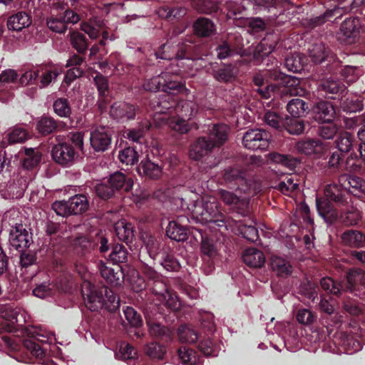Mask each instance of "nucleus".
Returning a JSON list of instances; mask_svg holds the SVG:
<instances>
[{"instance_id":"f257e3e1","label":"nucleus","mask_w":365,"mask_h":365,"mask_svg":"<svg viewBox=\"0 0 365 365\" xmlns=\"http://www.w3.org/2000/svg\"><path fill=\"white\" fill-rule=\"evenodd\" d=\"M46 341L44 335L30 331L24 339L0 331V346H5L18 361L26 364L43 363L47 351L43 346Z\"/></svg>"},{"instance_id":"f03ea898","label":"nucleus","mask_w":365,"mask_h":365,"mask_svg":"<svg viewBox=\"0 0 365 365\" xmlns=\"http://www.w3.org/2000/svg\"><path fill=\"white\" fill-rule=\"evenodd\" d=\"M83 302L91 312H98L105 308L109 312H115L119 309V298L107 286H96L89 282H85L81 288Z\"/></svg>"},{"instance_id":"7ed1b4c3","label":"nucleus","mask_w":365,"mask_h":365,"mask_svg":"<svg viewBox=\"0 0 365 365\" xmlns=\"http://www.w3.org/2000/svg\"><path fill=\"white\" fill-rule=\"evenodd\" d=\"M324 195L327 199L317 198L316 206L319 215L327 223L332 224L338 218V212L330 201L334 202L339 206L348 204L349 195L341 183H332L326 186Z\"/></svg>"},{"instance_id":"20e7f679","label":"nucleus","mask_w":365,"mask_h":365,"mask_svg":"<svg viewBox=\"0 0 365 365\" xmlns=\"http://www.w3.org/2000/svg\"><path fill=\"white\" fill-rule=\"evenodd\" d=\"M133 187V180L131 177L120 171H116L110 174L106 180L96 184L94 191L101 200L108 201L130 192Z\"/></svg>"},{"instance_id":"39448f33","label":"nucleus","mask_w":365,"mask_h":365,"mask_svg":"<svg viewBox=\"0 0 365 365\" xmlns=\"http://www.w3.org/2000/svg\"><path fill=\"white\" fill-rule=\"evenodd\" d=\"M83 149V133L71 132L58 142L51 150L53 160L62 166H70L73 164L78 152Z\"/></svg>"},{"instance_id":"423d86ee","label":"nucleus","mask_w":365,"mask_h":365,"mask_svg":"<svg viewBox=\"0 0 365 365\" xmlns=\"http://www.w3.org/2000/svg\"><path fill=\"white\" fill-rule=\"evenodd\" d=\"M223 180L225 185L250 196H255L261 191V182L245 170L228 168L224 170Z\"/></svg>"},{"instance_id":"0eeeda50","label":"nucleus","mask_w":365,"mask_h":365,"mask_svg":"<svg viewBox=\"0 0 365 365\" xmlns=\"http://www.w3.org/2000/svg\"><path fill=\"white\" fill-rule=\"evenodd\" d=\"M192 219L202 224L214 225L218 227H225L227 230V218L220 211L218 202L205 200L197 202L192 211Z\"/></svg>"},{"instance_id":"6e6552de","label":"nucleus","mask_w":365,"mask_h":365,"mask_svg":"<svg viewBox=\"0 0 365 365\" xmlns=\"http://www.w3.org/2000/svg\"><path fill=\"white\" fill-rule=\"evenodd\" d=\"M197 112V106L192 101L178 99L174 113L177 117H165L163 120L172 130L180 134L187 133L191 130V125L187 122Z\"/></svg>"},{"instance_id":"1a4fd4ad","label":"nucleus","mask_w":365,"mask_h":365,"mask_svg":"<svg viewBox=\"0 0 365 365\" xmlns=\"http://www.w3.org/2000/svg\"><path fill=\"white\" fill-rule=\"evenodd\" d=\"M52 209L56 215L62 217L82 215L89 209L88 197L86 194H76L68 200L54 202Z\"/></svg>"},{"instance_id":"9d476101","label":"nucleus","mask_w":365,"mask_h":365,"mask_svg":"<svg viewBox=\"0 0 365 365\" xmlns=\"http://www.w3.org/2000/svg\"><path fill=\"white\" fill-rule=\"evenodd\" d=\"M178 96L170 93H163L155 96L150 101V106L155 111L154 120L161 124L167 125L163 118H173L178 102Z\"/></svg>"},{"instance_id":"9b49d317","label":"nucleus","mask_w":365,"mask_h":365,"mask_svg":"<svg viewBox=\"0 0 365 365\" xmlns=\"http://www.w3.org/2000/svg\"><path fill=\"white\" fill-rule=\"evenodd\" d=\"M344 292H350L359 299L365 296V272L359 268H351L346 272L341 280Z\"/></svg>"},{"instance_id":"f8f14e48","label":"nucleus","mask_w":365,"mask_h":365,"mask_svg":"<svg viewBox=\"0 0 365 365\" xmlns=\"http://www.w3.org/2000/svg\"><path fill=\"white\" fill-rule=\"evenodd\" d=\"M219 199L222 200L230 209L241 217L249 216L250 200L247 197H240L233 192L220 189L217 192Z\"/></svg>"},{"instance_id":"ddd939ff","label":"nucleus","mask_w":365,"mask_h":365,"mask_svg":"<svg viewBox=\"0 0 365 365\" xmlns=\"http://www.w3.org/2000/svg\"><path fill=\"white\" fill-rule=\"evenodd\" d=\"M271 134L263 129H249L242 138L244 146L252 150H266L271 141Z\"/></svg>"},{"instance_id":"4468645a","label":"nucleus","mask_w":365,"mask_h":365,"mask_svg":"<svg viewBox=\"0 0 365 365\" xmlns=\"http://www.w3.org/2000/svg\"><path fill=\"white\" fill-rule=\"evenodd\" d=\"M111 132L104 126H99L91 131L90 144L95 153H103L112 146Z\"/></svg>"},{"instance_id":"2eb2a0df","label":"nucleus","mask_w":365,"mask_h":365,"mask_svg":"<svg viewBox=\"0 0 365 365\" xmlns=\"http://www.w3.org/2000/svg\"><path fill=\"white\" fill-rule=\"evenodd\" d=\"M9 241L12 248L19 252L24 251L33 242L32 233L24 225L17 223L10 230Z\"/></svg>"},{"instance_id":"dca6fc26","label":"nucleus","mask_w":365,"mask_h":365,"mask_svg":"<svg viewBox=\"0 0 365 365\" xmlns=\"http://www.w3.org/2000/svg\"><path fill=\"white\" fill-rule=\"evenodd\" d=\"M96 264L101 277L108 284L117 287L123 284L125 272L123 266L112 268L108 267V263L103 259H98Z\"/></svg>"},{"instance_id":"f3484780","label":"nucleus","mask_w":365,"mask_h":365,"mask_svg":"<svg viewBox=\"0 0 365 365\" xmlns=\"http://www.w3.org/2000/svg\"><path fill=\"white\" fill-rule=\"evenodd\" d=\"M346 89L340 81L333 77L323 78L317 83L318 93L327 98L336 99V96L343 95Z\"/></svg>"},{"instance_id":"a211bd4d","label":"nucleus","mask_w":365,"mask_h":365,"mask_svg":"<svg viewBox=\"0 0 365 365\" xmlns=\"http://www.w3.org/2000/svg\"><path fill=\"white\" fill-rule=\"evenodd\" d=\"M277 44V41H269V38H264L257 45L253 52V58L257 64L264 62L266 66L278 63L277 60L273 56H270V53L275 49Z\"/></svg>"},{"instance_id":"6ab92c4d","label":"nucleus","mask_w":365,"mask_h":365,"mask_svg":"<svg viewBox=\"0 0 365 365\" xmlns=\"http://www.w3.org/2000/svg\"><path fill=\"white\" fill-rule=\"evenodd\" d=\"M310 110L314 120L318 123H331L336 115L333 103L328 101L319 100L315 102Z\"/></svg>"},{"instance_id":"aec40b11","label":"nucleus","mask_w":365,"mask_h":365,"mask_svg":"<svg viewBox=\"0 0 365 365\" xmlns=\"http://www.w3.org/2000/svg\"><path fill=\"white\" fill-rule=\"evenodd\" d=\"M309 56L311 61L316 63H325L329 66L335 61L336 56L328 47H326L322 42H316L312 44L308 48Z\"/></svg>"},{"instance_id":"412c9836","label":"nucleus","mask_w":365,"mask_h":365,"mask_svg":"<svg viewBox=\"0 0 365 365\" xmlns=\"http://www.w3.org/2000/svg\"><path fill=\"white\" fill-rule=\"evenodd\" d=\"M137 107L126 102H115L110 109V117L118 123H125L135 118Z\"/></svg>"},{"instance_id":"4be33fe9","label":"nucleus","mask_w":365,"mask_h":365,"mask_svg":"<svg viewBox=\"0 0 365 365\" xmlns=\"http://www.w3.org/2000/svg\"><path fill=\"white\" fill-rule=\"evenodd\" d=\"M319 309L322 312L321 324L327 328L336 326L341 322V316L335 310L334 306L328 299L322 297L319 303Z\"/></svg>"},{"instance_id":"5701e85b","label":"nucleus","mask_w":365,"mask_h":365,"mask_svg":"<svg viewBox=\"0 0 365 365\" xmlns=\"http://www.w3.org/2000/svg\"><path fill=\"white\" fill-rule=\"evenodd\" d=\"M235 42L230 37L227 41H222L215 48L217 58L220 60L227 58L235 54H240L244 44L240 35L235 36Z\"/></svg>"},{"instance_id":"b1692460","label":"nucleus","mask_w":365,"mask_h":365,"mask_svg":"<svg viewBox=\"0 0 365 365\" xmlns=\"http://www.w3.org/2000/svg\"><path fill=\"white\" fill-rule=\"evenodd\" d=\"M295 148L301 154L319 157L324 153L325 145L318 138H304L296 143Z\"/></svg>"},{"instance_id":"393cba45","label":"nucleus","mask_w":365,"mask_h":365,"mask_svg":"<svg viewBox=\"0 0 365 365\" xmlns=\"http://www.w3.org/2000/svg\"><path fill=\"white\" fill-rule=\"evenodd\" d=\"M213 144L205 136L195 138L189 146L188 155L192 160L200 161L210 155L213 150Z\"/></svg>"},{"instance_id":"a878e982","label":"nucleus","mask_w":365,"mask_h":365,"mask_svg":"<svg viewBox=\"0 0 365 365\" xmlns=\"http://www.w3.org/2000/svg\"><path fill=\"white\" fill-rule=\"evenodd\" d=\"M343 2H339L336 6L332 9H328L322 15L306 18L302 21L303 26L308 29H313L319 26L324 24L327 21L331 18L336 17L339 18L341 16V9L344 11L349 10V8L345 6H342Z\"/></svg>"},{"instance_id":"bb28decb","label":"nucleus","mask_w":365,"mask_h":365,"mask_svg":"<svg viewBox=\"0 0 365 365\" xmlns=\"http://www.w3.org/2000/svg\"><path fill=\"white\" fill-rule=\"evenodd\" d=\"M273 68L264 69L257 73L253 76V83L257 86H263L269 82H277L275 84H281L282 79L287 75L282 72L277 64L274 63Z\"/></svg>"},{"instance_id":"cd10ccee","label":"nucleus","mask_w":365,"mask_h":365,"mask_svg":"<svg viewBox=\"0 0 365 365\" xmlns=\"http://www.w3.org/2000/svg\"><path fill=\"white\" fill-rule=\"evenodd\" d=\"M180 219L178 221H170L168 223V225L166 227V235L173 240H175L178 242H184L186 241L188 238V235L190 234L192 235L194 238L197 240V235L196 232V229H190L185 225H182L179 222Z\"/></svg>"},{"instance_id":"c85d7f7f","label":"nucleus","mask_w":365,"mask_h":365,"mask_svg":"<svg viewBox=\"0 0 365 365\" xmlns=\"http://www.w3.org/2000/svg\"><path fill=\"white\" fill-rule=\"evenodd\" d=\"M339 183L346 188L349 195L356 197L365 195V180L358 176L344 174L339 178Z\"/></svg>"},{"instance_id":"c756f323","label":"nucleus","mask_w":365,"mask_h":365,"mask_svg":"<svg viewBox=\"0 0 365 365\" xmlns=\"http://www.w3.org/2000/svg\"><path fill=\"white\" fill-rule=\"evenodd\" d=\"M229 127L224 123H215L209 126L207 135L213 148H220L228 139Z\"/></svg>"},{"instance_id":"7c9ffc66","label":"nucleus","mask_w":365,"mask_h":365,"mask_svg":"<svg viewBox=\"0 0 365 365\" xmlns=\"http://www.w3.org/2000/svg\"><path fill=\"white\" fill-rule=\"evenodd\" d=\"M361 29L360 19L358 17L349 18L344 20L340 27V31L344 37L346 43H355L359 38Z\"/></svg>"},{"instance_id":"2f4dec72","label":"nucleus","mask_w":365,"mask_h":365,"mask_svg":"<svg viewBox=\"0 0 365 365\" xmlns=\"http://www.w3.org/2000/svg\"><path fill=\"white\" fill-rule=\"evenodd\" d=\"M201 240L200 250L202 258L205 263L207 264L210 268L214 267V260L218 255L217 249L212 240L205 237L201 230H195Z\"/></svg>"},{"instance_id":"473e14b6","label":"nucleus","mask_w":365,"mask_h":365,"mask_svg":"<svg viewBox=\"0 0 365 365\" xmlns=\"http://www.w3.org/2000/svg\"><path fill=\"white\" fill-rule=\"evenodd\" d=\"M279 86L280 98L283 100L289 96H299L302 92L299 78L287 74Z\"/></svg>"},{"instance_id":"72a5a7b5","label":"nucleus","mask_w":365,"mask_h":365,"mask_svg":"<svg viewBox=\"0 0 365 365\" xmlns=\"http://www.w3.org/2000/svg\"><path fill=\"white\" fill-rule=\"evenodd\" d=\"M194 34L200 38H210L216 34L217 26L207 17H198L192 24Z\"/></svg>"},{"instance_id":"f704fd0d","label":"nucleus","mask_w":365,"mask_h":365,"mask_svg":"<svg viewBox=\"0 0 365 365\" xmlns=\"http://www.w3.org/2000/svg\"><path fill=\"white\" fill-rule=\"evenodd\" d=\"M104 27H106L104 20L98 16H93L88 20L83 21L80 25L81 30L93 40L101 36V30Z\"/></svg>"},{"instance_id":"c9c22d12","label":"nucleus","mask_w":365,"mask_h":365,"mask_svg":"<svg viewBox=\"0 0 365 365\" xmlns=\"http://www.w3.org/2000/svg\"><path fill=\"white\" fill-rule=\"evenodd\" d=\"M31 23V14L25 11H20L8 18L7 27L11 31H21L24 29L29 27Z\"/></svg>"},{"instance_id":"e433bc0d","label":"nucleus","mask_w":365,"mask_h":365,"mask_svg":"<svg viewBox=\"0 0 365 365\" xmlns=\"http://www.w3.org/2000/svg\"><path fill=\"white\" fill-rule=\"evenodd\" d=\"M356 143L354 135L346 130L339 132L334 140L335 148L337 151L344 155L354 151V146Z\"/></svg>"},{"instance_id":"4c0bfd02","label":"nucleus","mask_w":365,"mask_h":365,"mask_svg":"<svg viewBox=\"0 0 365 365\" xmlns=\"http://www.w3.org/2000/svg\"><path fill=\"white\" fill-rule=\"evenodd\" d=\"M138 173L151 180L158 179L162 174V168L158 163L152 161L148 157L143 159L138 167Z\"/></svg>"},{"instance_id":"58836bf2","label":"nucleus","mask_w":365,"mask_h":365,"mask_svg":"<svg viewBox=\"0 0 365 365\" xmlns=\"http://www.w3.org/2000/svg\"><path fill=\"white\" fill-rule=\"evenodd\" d=\"M212 75L215 81L228 83L236 78L237 68L232 63H222L218 68H212Z\"/></svg>"},{"instance_id":"ea45409f","label":"nucleus","mask_w":365,"mask_h":365,"mask_svg":"<svg viewBox=\"0 0 365 365\" xmlns=\"http://www.w3.org/2000/svg\"><path fill=\"white\" fill-rule=\"evenodd\" d=\"M62 122H59L50 115H42L36 123V130L42 136H47L57 130Z\"/></svg>"},{"instance_id":"a19ab883","label":"nucleus","mask_w":365,"mask_h":365,"mask_svg":"<svg viewBox=\"0 0 365 365\" xmlns=\"http://www.w3.org/2000/svg\"><path fill=\"white\" fill-rule=\"evenodd\" d=\"M128 256L127 247L123 244L115 243L113 245L112 249L106 258V262L117 266H123L122 264L127 263Z\"/></svg>"},{"instance_id":"79ce46f5","label":"nucleus","mask_w":365,"mask_h":365,"mask_svg":"<svg viewBox=\"0 0 365 365\" xmlns=\"http://www.w3.org/2000/svg\"><path fill=\"white\" fill-rule=\"evenodd\" d=\"M269 160L276 164L281 165L290 171L295 170L296 168L301 163V160L299 158L277 152L270 153L269 154Z\"/></svg>"},{"instance_id":"37998d69","label":"nucleus","mask_w":365,"mask_h":365,"mask_svg":"<svg viewBox=\"0 0 365 365\" xmlns=\"http://www.w3.org/2000/svg\"><path fill=\"white\" fill-rule=\"evenodd\" d=\"M202 51L201 48L192 43H182L177 46L176 58L178 59H188V60H198L201 58Z\"/></svg>"},{"instance_id":"c03bdc74","label":"nucleus","mask_w":365,"mask_h":365,"mask_svg":"<svg viewBox=\"0 0 365 365\" xmlns=\"http://www.w3.org/2000/svg\"><path fill=\"white\" fill-rule=\"evenodd\" d=\"M165 78L163 81V91L164 93H170L176 96L178 93L186 92L185 84L176 80L177 76L170 73L164 72Z\"/></svg>"},{"instance_id":"a18cd8bd","label":"nucleus","mask_w":365,"mask_h":365,"mask_svg":"<svg viewBox=\"0 0 365 365\" xmlns=\"http://www.w3.org/2000/svg\"><path fill=\"white\" fill-rule=\"evenodd\" d=\"M243 262L251 268H260L265 263L264 253L256 248H248L242 255Z\"/></svg>"},{"instance_id":"49530a36","label":"nucleus","mask_w":365,"mask_h":365,"mask_svg":"<svg viewBox=\"0 0 365 365\" xmlns=\"http://www.w3.org/2000/svg\"><path fill=\"white\" fill-rule=\"evenodd\" d=\"M115 230L118 238L126 245L133 242L135 238V229L132 223L125 220L118 222L115 225Z\"/></svg>"},{"instance_id":"de8ad7c7","label":"nucleus","mask_w":365,"mask_h":365,"mask_svg":"<svg viewBox=\"0 0 365 365\" xmlns=\"http://www.w3.org/2000/svg\"><path fill=\"white\" fill-rule=\"evenodd\" d=\"M147 324L152 336L165 341H171L173 333L170 328L151 319L147 320Z\"/></svg>"},{"instance_id":"09e8293b","label":"nucleus","mask_w":365,"mask_h":365,"mask_svg":"<svg viewBox=\"0 0 365 365\" xmlns=\"http://www.w3.org/2000/svg\"><path fill=\"white\" fill-rule=\"evenodd\" d=\"M61 74V70L52 66L41 69V73L38 70V84L40 88L48 87L52 82H55L57 77Z\"/></svg>"},{"instance_id":"8fccbe9b","label":"nucleus","mask_w":365,"mask_h":365,"mask_svg":"<svg viewBox=\"0 0 365 365\" xmlns=\"http://www.w3.org/2000/svg\"><path fill=\"white\" fill-rule=\"evenodd\" d=\"M287 110L293 118H301L310 110L309 104L300 98H294L287 105Z\"/></svg>"},{"instance_id":"3c124183","label":"nucleus","mask_w":365,"mask_h":365,"mask_svg":"<svg viewBox=\"0 0 365 365\" xmlns=\"http://www.w3.org/2000/svg\"><path fill=\"white\" fill-rule=\"evenodd\" d=\"M70 43L78 53H87L89 43L86 35L78 30L70 32Z\"/></svg>"},{"instance_id":"603ef678","label":"nucleus","mask_w":365,"mask_h":365,"mask_svg":"<svg viewBox=\"0 0 365 365\" xmlns=\"http://www.w3.org/2000/svg\"><path fill=\"white\" fill-rule=\"evenodd\" d=\"M144 243L150 257L156 262H158L168 250L162 248L160 242L153 236H148Z\"/></svg>"},{"instance_id":"864d4df0","label":"nucleus","mask_w":365,"mask_h":365,"mask_svg":"<svg viewBox=\"0 0 365 365\" xmlns=\"http://www.w3.org/2000/svg\"><path fill=\"white\" fill-rule=\"evenodd\" d=\"M341 239L345 245L351 247H360L365 245V235L358 230L345 231L341 235Z\"/></svg>"},{"instance_id":"5fc2aeb1","label":"nucleus","mask_w":365,"mask_h":365,"mask_svg":"<svg viewBox=\"0 0 365 365\" xmlns=\"http://www.w3.org/2000/svg\"><path fill=\"white\" fill-rule=\"evenodd\" d=\"M178 354L183 365H195L201 363L200 356L198 353L187 346H180Z\"/></svg>"},{"instance_id":"6e6d98bb","label":"nucleus","mask_w":365,"mask_h":365,"mask_svg":"<svg viewBox=\"0 0 365 365\" xmlns=\"http://www.w3.org/2000/svg\"><path fill=\"white\" fill-rule=\"evenodd\" d=\"M340 108L346 113H356L363 109V103L357 96H343L340 101Z\"/></svg>"},{"instance_id":"4d7b16f0","label":"nucleus","mask_w":365,"mask_h":365,"mask_svg":"<svg viewBox=\"0 0 365 365\" xmlns=\"http://www.w3.org/2000/svg\"><path fill=\"white\" fill-rule=\"evenodd\" d=\"M320 285L322 289L325 291L327 294H331L336 297H340L344 292L341 281H336L329 277L322 278Z\"/></svg>"},{"instance_id":"13d9d810","label":"nucleus","mask_w":365,"mask_h":365,"mask_svg":"<svg viewBox=\"0 0 365 365\" xmlns=\"http://www.w3.org/2000/svg\"><path fill=\"white\" fill-rule=\"evenodd\" d=\"M150 128V123L149 122H141L137 127L127 130L125 132L124 137L130 141L141 143L145 133Z\"/></svg>"},{"instance_id":"bf43d9fd","label":"nucleus","mask_w":365,"mask_h":365,"mask_svg":"<svg viewBox=\"0 0 365 365\" xmlns=\"http://www.w3.org/2000/svg\"><path fill=\"white\" fill-rule=\"evenodd\" d=\"M305 61V57L300 53H291L285 58L284 66L290 72L299 73L304 69Z\"/></svg>"},{"instance_id":"052dcab7","label":"nucleus","mask_w":365,"mask_h":365,"mask_svg":"<svg viewBox=\"0 0 365 365\" xmlns=\"http://www.w3.org/2000/svg\"><path fill=\"white\" fill-rule=\"evenodd\" d=\"M57 9L63 17V21L66 26L69 24H76L81 20V16L75 10V9L70 8L67 4L59 3Z\"/></svg>"},{"instance_id":"680f3d73","label":"nucleus","mask_w":365,"mask_h":365,"mask_svg":"<svg viewBox=\"0 0 365 365\" xmlns=\"http://www.w3.org/2000/svg\"><path fill=\"white\" fill-rule=\"evenodd\" d=\"M41 153L35 148H25L24 157L22 159L24 168L31 170L38 166L41 160Z\"/></svg>"},{"instance_id":"e2e57ef3","label":"nucleus","mask_w":365,"mask_h":365,"mask_svg":"<svg viewBox=\"0 0 365 365\" xmlns=\"http://www.w3.org/2000/svg\"><path fill=\"white\" fill-rule=\"evenodd\" d=\"M271 265L277 274L282 277H287L292 273V267L289 262L279 257L272 259Z\"/></svg>"},{"instance_id":"0e129e2a","label":"nucleus","mask_w":365,"mask_h":365,"mask_svg":"<svg viewBox=\"0 0 365 365\" xmlns=\"http://www.w3.org/2000/svg\"><path fill=\"white\" fill-rule=\"evenodd\" d=\"M158 262L168 272H178L181 265L175 255L168 250Z\"/></svg>"},{"instance_id":"69168bd1","label":"nucleus","mask_w":365,"mask_h":365,"mask_svg":"<svg viewBox=\"0 0 365 365\" xmlns=\"http://www.w3.org/2000/svg\"><path fill=\"white\" fill-rule=\"evenodd\" d=\"M55 114L60 118H70L72 113L70 102L66 98H58L53 103Z\"/></svg>"},{"instance_id":"338daca9","label":"nucleus","mask_w":365,"mask_h":365,"mask_svg":"<svg viewBox=\"0 0 365 365\" xmlns=\"http://www.w3.org/2000/svg\"><path fill=\"white\" fill-rule=\"evenodd\" d=\"M305 128L304 121L299 118L286 117L283 125V130L292 135H300L304 133Z\"/></svg>"},{"instance_id":"774afa93","label":"nucleus","mask_w":365,"mask_h":365,"mask_svg":"<svg viewBox=\"0 0 365 365\" xmlns=\"http://www.w3.org/2000/svg\"><path fill=\"white\" fill-rule=\"evenodd\" d=\"M364 299H359L361 302L351 298H346L343 301V309L350 315L359 316L363 312V307L365 306V295L363 296Z\"/></svg>"}]
</instances>
